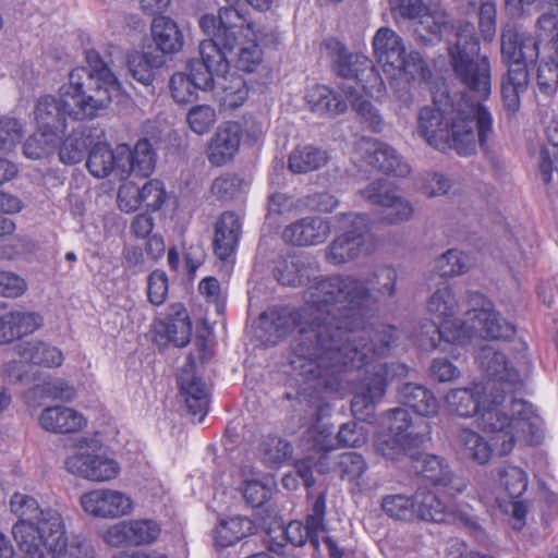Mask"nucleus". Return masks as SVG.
I'll list each match as a JSON object with an SVG mask.
<instances>
[{
	"label": "nucleus",
	"mask_w": 558,
	"mask_h": 558,
	"mask_svg": "<svg viewBox=\"0 0 558 558\" xmlns=\"http://www.w3.org/2000/svg\"><path fill=\"white\" fill-rule=\"evenodd\" d=\"M396 271L390 267L377 270L367 282L351 277H329L310 287L305 305L295 313L282 310L260 316V325L271 343L284 337L292 324L300 338L293 348L291 366L307 389L320 391L340 389L342 371L365 367L351 402L356 418L364 420L385 395L387 381L395 375L405 376L403 364L377 363L389 351L396 330L391 326L378 329H356L363 323L362 307L395 291Z\"/></svg>",
	"instance_id": "f257e3e1"
},
{
	"label": "nucleus",
	"mask_w": 558,
	"mask_h": 558,
	"mask_svg": "<svg viewBox=\"0 0 558 558\" xmlns=\"http://www.w3.org/2000/svg\"><path fill=\"white\" fill-rule=\"evenodd\" d=\"M86 61L89 69H73L69 83L59 89V99L43 96L37 100L34 109L37 129L61 137L66 117L77 121L93 119L119 96L121 84L99 54L88 51Z\"/></svg>",
	"instance_id": "f03ea898"
},
{
	"label": "nucleus",
	"mask_w": 558,
	"mask_h": 558,
	"mask_svg": "<svg viewBox=\"0 0 558 558\" xmlns=\"http://www.w3.org/2000/svg\"><path fill=\"white\" fill-rule=\"evenodd\" d=\"M418 133L437 149L452 148L468 156L494 135L493 117L480 102L463 98L454 102L440 94L435 96L433 106L420 111Z\"/></svg>",
	"instance_id": "7ed1b4c3"
},
{
	"label": "nucleus",
	"mask_w": 558,
	"mask_h": 558,
	"mask_svg": "<svg viewBox=\"0 0 558 558\" xmlns=\"http://www.w3.org/2000/svg\"><path fill=\"white\" fill-rule=\"evenodd\" d=\"M480 425L489 435L488 441L470 428H461L457 434L462 453L478 464L487 463L494 453L507 456L517 446L538 445L543 437L542 418L524 400L512 401L510 413L486 409Z\"/></svg>",
	"instance_id": "20e7f679"
},
{
	"label": "nucleus",
	"mask_w": 558,
	"mask_h": 558,
	"mask_svg": "<svg viewBox=\"0 0 558 558\" xmlns=\"http://www.w3.org/2000/svg\"><path fill=\"white\" fill-rule=\"evenodd\" d=\"M481 368L486 373L487 380L475 383L471 387L451 389L445 396V404L449 412L461 417H471L482 414L487 409L510 413L513 399L508 396L521 384L518 365L522 359L510 361L505 352L495 344L484 345L476 355Z\"/></svg>",
	"instance_id": "39448f33"
},
{
	"label": "nucleus",
	"mask_w": 558,
	"mask_h": 558,
	"mask_svg": "<svg viewBox=\"0 0 558 558\" xmlns=\"http://www.w3.org/2000/svg\"><path fill=\"white\" fill-rule=\"evenodd\" d=\"M198 25L203 33L214 41L216 47L225 54L229 65L243 72L253 73L263 63V51L259 41L263 32L255 23L248 21L233 7L219 9L218 16L205 14Z\"/></svg>",
	"instance_id": "423d86ee"
},
{
	"label": "nucleus",
	"mask_w": 558,
	"mask_h": 558,
	"mask_svg": "<svg viewBox=\"0 0 558 558\" xmlns=\"http://www.w3.org/2000/svg\"><path fill=\"white\" fill-rule=\"evenodd\" d=\"M323 54L331 62L333 71L348 81L342 87V93L362 122L373 132H380L384 121L379 111L359 95L360 90H363L367 96L374 97L383 89L384 82L372 61L364 54L348 53L337 39H329L324 44Z\"/></svg>",
	"instance_id": "0eeeda50"
},
{
	"label": "nucleus",
	"mask_w": 558,
	"mask_h": 558,
	"mask_svg": "<svg viewBox=\"0 0 558 558\" xmlns=\"http://www.w3.org/2000/svg\"><path fill=\"white\" fill-rule=\"evenodd\" d=\"M372 46L377 62L390 76L399 100L409 106L411 83L426 81L430 75L424 60L415 51L407 53L402 38L389 27L377 29Z\"/></svg>",
	"instance_id": "6e6552de"
},
{
	"label": "nucleus",
	"mask_w": 558,
	"mask_h": 558,
	"mask_svg": "<svg viewBox=\"0 0 558 558\" xmlns=\"http://www.w3.org/2000/svg\"><path fill=\"white\" fill-rule=\"evenodd\" d=\"M501 53L508 64V72L501 83L502 102L505 109L512 114L520 109V95L527 88V66L538 57V41L530 33L508 26L501 35Z\"/></svg>",
	"instance_id": "1a4fd4ad"
},
{
	"label": "nucleus",
	"mask_w": 558,
	"mask_h": 558,
	"mask_svg": "<svg viewBox=\"0 0 558 558\" xmlns=\"http://www.w3.org/2000/svg\"><path fill=\"white\" fill-rule=\"evenodd\" d=\"M327 405L319 403L311 405L308 414L311 423L302 436L301 447L306 456L298 460L295 469L306 487L314 483L313 470L319 474H326L332 470L329 452L337 448V438L333 436V427L323 422V415Z\"/></svg>",
	"instance_id": "9d476101"
},
{
	"label": "nucleus",
	"mask_w": 558,
	"mask_h": 558,
	"mask_svg": "<svg viewBox=\"0 0 558 558\" xmlns=\"http://www.w3.org/2000/svg\"><path fill=\"white\" fill-rule=\"evenodd\" d=\"M62 465L72 476L93 483L112 482L121 472L114 456L98 439L87 436L70 441L65 447Z\"/></svg>",
	"instance_id": "9b49d317"
},
{
	"label": "nucleus",
	"mask_w": 558,
	"mask_h": 558,
	"mask_svg": "<svg viewBox=\"0 0 558 558\" xmlns=\"http://www.w3.org/2000/svg\"><path fill=\"white\" fill-rule=\"evenodd\" d=\"M454 46L449 49L456 75L480 98H487L492 90L490 64L486 56L480 53L475 28L465 23L456 34Z\"/></svg>",
	"instance_id": "f8f14e48"
},
{
	"label": "nucleus",
	"mask_w": 558,
	"mask_h": 558,
	"mask_svg": "<svg viewBox=\"0 0 558 558\" xmlns=\"http://www.w3.org/2000/svg\"><path fill=\"white\" fill-rule=\"evenodd\" d=\"M198 59L191 60L190 74L174 73L170 78L172 98L184 104L195 96V89H210L214 75L225 73L229 62L225 54L216 47L214 41L202 40L198 45Z\"/></svg>",
	"instance_id": "ddd939ff"
},
{
	"label": "nucleus",
	"mask_w": 558,
	"mask_h": 558,
	"mask_svg": "<svg viewBox=\"0 0 558 558\" xmlns=\"http://www.w3.org/2000/svg\"><path fill=\"white\" fill-rule=\"evenodd\" d=\"M10 510L19 517L17 522L26 521L35 527L45 549L58 556L65 548V524L57 508H39L35 498L23 493H15L10 499Z\"/></svg>",
	"instance_id": "4468645a"
},
{
	"label": "nucleus",
	"mask_w": 558,
	"mask_h": 558,
	"mask_svg": "<svg viewBox=\"0 0 558 558\" xmlns=\"http://www.w3.org/2000/svg\"><path fill=\"white\" fill-rule=\"evenodd\" d=\"M463 305L460 304L453 294L452 289L448 284L438 288L427 300L426 311L436 320L438 325L434 326V336L427 343H423L426 348L436 349L439 341L444 340L448 343L463 344L466 342L472 327L462 329V322L466 319L458 317L462 312ZM465 311H463V314Z\"/></svg>",
	"instance_id": "2eb2a0df"
},
{
	"label": "nucleus",
	"mask_w": 558,
	"mask_h": 558,
	"mask_svg": "<svg viewBox=\"0 0 558 558\" xmlns=\"http://www.w3.org/2000/svg\"><path fill=\"white\" fill-rule=\"evenodd\" d=\"M342 231L327 247L326 258L335 265L351 262L369 252L367 244L368 219L365 215L345 214L339 218Z\"/></svg>",
	"instance_id": "dca6fc26"
},
{
	"label": "nucleus",
	"mask_w": 558,
	"mask_h": 558,
	"mask_svg": "<svg viewBox=\"0 0 558 558\" xmlns=\"http://www.w3.org/2000/svg\"><path fill=\"white\" fill-rule=\"evenodd\" d=\"M526 488L527 476L522 469L509 465L499 471L495 502L514 530H521L525 525L527 505L520 497Z\"/></svg>",
	"instance_id": "f3484780"
},
{
	"label": "nucleus",
	"mask_w": 558,
	"mask_h": 558,
	"mask_svg": "<svg viewBox=\"0 0 558 558\" xmlns=\"http://www.w3.org/2000/svg\"><path fill=\"white\" fill-rule=\"evenodd\" d=\"M80 506L89 517L112 520L130 515L135 508L130 494L110 487L94 488L84 493L80 497Z\"/></svg>",
	"instance_id": "a211bd4d"
},
{
	"label": "nucleus",
	"mask_w": 558,
	"mask_h": 558,
	"mask_svg": "<svg viewBox=\"0 0 558 558\" xmlns=\"http://www.w3.org/2000/svg\"><path fill=\"white\" fill-rule=\"evenodd\" d=\"M160 532L159 523L153 519H132L110 525L105 531L102 538L111 547L141 546L157 541Z\"/></svg>",
	"instance_id": "6ab92c4d"
},
{
	"label": "nucleus",
	"mask_w": 558,
	"mask_h": 558,
	"mask_svg": "<svg viewBox=\"0 0 558 558\" xmlns=\"http://www.w3.org/2000/svg\"><path fill=\"white\" fill-rule=\"evenodd\" d=\"M361 194L373 204L385 208L384 220L390 225L407 221L413 216L411 202L403 198L386 180L369 183Z\"/></svg>",
	"instance_id": "aec40b11"
},
{
	"label": "nucleus",
	"mask_w": 558,
	"mask_h": 558,
	"mask_svg": "<svg viewBox=\"0 0 558 558\" xmlns=\"http://www.w3.org/2000/svg\"><path fill=\"white\" fill-rule=\"evenodd\" d=\"M414 496L417 518L437 523H464L468 525L475 523L474 515L469 508L454 509L440 500L432 490L420 488Z\"/></svg>",
	"instance_id": "412c9836"
},
{
	"label": "nucleus",
	"mask_w": 558,
	"mask_h": 558,
	"mask_svg": "<svg viewBox=\"0 0 558 558\" xmlns=\"http://www.w3.org/2000/svg\"><path fill=\"white\" fill-rule=\"evenodd\" d=\"M38 426L54 435L82 433L88 425L87 416L81 411L62 404L45 407L37 416Z\"/></svg>",
	"instance_id": "4be33fe9"
},
{
	"label": "nucleus",
	"mask_w": 558,
	"mask_h": 558,
	"mask_svg": "<svg viewBox=\"0 0 558 558\" xmlns=\"http://www.w3.org/2000/svg\"><path fill=\"white\" fill-rule=\"evenodd\" d=\"M464 316L466 319L462 322V329L474 326L466 341L475 335L504 340L511 339L514 336V326L489 307L466 308Z\"/></svg>",
	"instance_id": "5701e85b"
},
{
	"label": "nucleus",
	"mask_w": 558,
	"mask_h": 558,
	"mask_svg": "<svg viewBox=\"0 0 558 558\" xmlns=\"http://www.w3.org/2000/svg\"><path fill=\"white\" fill-rule=\"evenodd\" d=\"M128 145L121 144L112 149L105 142L93 143L87 156L86 166L95 178H106L110 174L123 180V168L128 162Z\"/></svg>",
	"instance_id": "b1692460"
},
{
	"label": "nucleus",
	"mask_w": 558,
	"mask_h": 558,
	"mask_svg": "<svg viewBox=\"0 0 558 558\" xmlns=\"http://www.w3.org/2000/svg\"><path fill=\"white\" fill-rule=\"evenodd\" d=\"M241 137L242 128L238 122L221 123L208 143V161L220 167L233 160L239 151Z\"/></svg>",
	"instance_id": "393cba45"
},
{
	"label": "nucleus",
	"mask_w": 558,
	"mask_h": 558,
	"mask_svg": "<svg viewBox=\"0 0 558 558\" xmlns=\"http://www.w3.org/2000/svg\"><path fill=\"white\" fill-rule=\"evenodd\" d=\"M330 233L329 221L325 218L313 216L302 218L286 227L282 238L298 246L317 245L324 243Z\"/></svg>",
	"instance_id": "a878e982"
},
{
	"label": "nucleus",
	"mask_w": 558,
	"mask_h": 558,
	"mask_svg": "<svg viewBox=\"0 0 558 558\" xmlns=\"http://www.w3.org/2000/svg\"><path fill=\"white\" fill-rule=\"evenodd\" d=\"M360 150L365 155L369 165L385 173L397 177H404L410 173L409 165L392 147L386 144L364 138L360 143Z\"/></svg>",
	"instance_id": "bb28decb"
},
{
	"label": "nucleus",
	"mask_w": 558,
	"mask_h": 558,
	"mask_svg": "<svg viewBox=\"0 0 558 558\" xmlns=\"http://www.w3.org/2000/svg\"><path fill=\"white\" fill-rule=\"evenodd\" d=\"M420 472L434 485L444 488L450 496L462 494L468 486L466 481L451 472L448 464L437 456L425 454L421 461Z\"/></svg>",
	"instance_id": "cd10ccee"
},
{
	"label": "nucleus",
	"mask_w": 558,
	"mask_h": 558,
	"mask_svg": "<svg viewBox=\"0 0 558 558\" xmlns=\"http://www.w3.org/2000/svg\"><path fill=\"white\" fill-rule=\"evenodd\" d=\"M430 434L428 423H423V429L409 432L405 436H396L391 432L380 434L375 439L376 450L387 459L397 460L408 454L414 447L420 446Z\"/></svg>",
	"instance_id": "c85d7f7f"
},
{
	"label": "nucleus",
	"mask_w": 558,
	"mask_h": 558,
	"mask_svg": "<svg viewBox=\"0 0 558 558\" xmlns=\"http://www.w3.org/2000/svg\"><path fill=\"white\" fill-rule=\"evenodd\" d=\"M210 89L215 90L221 106L229 109L243 105L248 95L245 81L236 73H231L229 69L225 73L214 75Z\"/></svg>",
	"instance_id": "c756f323"
},
{
	"label": "nucleus",
	"mask_w": 558,
	"mask_h": 558,
	"mask_svg": "<svg viewBox=\"0 0 558 558\" xmlns=\"http://www.w3.org/2000/svg\"><path fill=\"white\" fill-rule=\"evenodd\" d=\"M151 38L156 48L165 54H172L181 51L184 45V37L178 23L169 16H156L150 26Z\"/></svg>",
	"instance_id": "7c9ffc66"
},
{
	"label": "nucleus",
	"mask_w": 558,
	"mask_h": 558,
	"mask_svg": "<svg viewBox=\"0 0 558 558\" xmlns=\"http://www.w3.org/2000/svg\"><path fill=\"white\" fill-rule=\"evenodd\" d=\"M241 221L234 213H223L215 226L214 248L220 259H227L235 250Z\"/></svg>",
	"instance_id": "2f4dec72"
},
{
	"label": "nucleus",
	"mask_w": 558,
	"mask_h": 558,
	"mask_svg": "<svg viewBox=\"0 0 558 558\" xmlns=\"http://www.w3.org/2000/svg\"><path fill=\"white\" fill-rule=\"evenodd\" d=\"M178 380L190 413L194 416L199 415L198 421L202 422L208 410V392L205 384L191 371L182 372Z\"/></svg>",
	"instance_id": "473e14b6"
},
{
	"label": "nucleus",
	"mask_w": 558,
	"mask_h": 558,
	"mask_svg": "<svg viewBox=\"0 0 558 558\" xmlns=\"http://www.w3.org/2000/svg\"><path fill=\"white\" fill-rule=\"evenodd\" d=\"M414 20V33L417 38L425 44H433L439 40L445 33L449 29L448 17L440 9L424 10Z\"/></svg>",
	"instance_id": "72a5a7b5"
},
{
	"label": "nucleus",
	"mask_w": 558,
	"mask_h": 558,
	"mask_svg": "<svg viewBox=\"0 0 558 558\" xmlns=\"http://www.w3.org/2000/svg\"><path fill=\"white\" fill-rule=\"evenodd\" d=\"M16 354L29 364L45 367H58L63 363L64 356L60 349L46 342L24 341L15 344Z\"/></svg>",
	"instance_id": "f704fd0d"
},
{
	"label": "nucleus",
	"mask_w": 558,
	"mask_h": 558,
	"mask_svg": "<svg viewBox=\"0 0 558 558\" xmlns=\"http://www.w3.org/2000/svg\"><path fill=\"white\" fill-rule=\"evenodd\" d=\"M305 99L311 110L318 114L336 117L348 108V101L325 85H315L308 88Z\"/></svg>",
	"instance_id": "c9c22d12"
},
{
	"label": "nucleus",
	"mask_w": 558,
	"mask_h": 558,
	"mask_svg": "<svg viewBox=\"0 0 558 558\" xmlns=\"http://www.w3.org/2000/svg\"><path fill=\"white\" fill-rule=\"evenodd\" d=\"M313 270L308 257L291 255L277 263L274 274L281 284L295 287L308 279Z\"/></svg>",
	"instance_id": "e433bc0d"
},
{
	"label": "nucleus",
	"mask_w": 558,
	"mask_h": 558,
	"mask_svg": "<svg viewBox=\"0 0 558 558\" xmlns=\"http://www.w3.org/2000/svg\"><path fill=\"white\" fill-rule=\"evenodd\" d=\"M128 162L123 168V180L131 173H135L140 177H149L154 172L156 153L148 140H140L133 149L128 146Z\"/></svg>",
	"instance_id": "4c0bfd02"
},
{
	"label": "nucleus",
	"mask_w": 558,
	"mask_h": 558,
	"mask_svg": "<svg viewBox=\"0 0 558 558\" xmlns=\"http://www.w3.org/2000/svg\"><path fill=\"white\" fill-rule=\"evenodd\" d=\"M161 326L167 339L177 347H184L190 342L192 325L187 312L182 304L170 306L167 318Z\"/></svg>",
	"instance_id": "58836bf2"
},
{
	"label": "nucleus",
	"mask_w": 558,
	"mask_h": 558,
	"mask_svg": "<svg viewBox=\"0 0 558 558\" xmlns=\"http://www.w3.org/2000/svg\"><path fill=\"white\" fill-rule=\"evenodd\" d=\"M253 522L245 517L220 519L214 530L215 545L220 548L229 547L252 533Z\"/></svg>",
	"instance_id": "ea45409f"
},
{
	"label": "nucleus",
	"mask_w": 558,
	"mask_h": 558,
	"mask_svg": "<svg viewBox=\"0 0 558 558\" xmlns=\"http://www.w3.org/2000/svg\"><path fill=\"white\" fill-rule=\"evenodd\" d=\"M403 404L413 409L421 416L437 414L438 403L434 395L422 385L408 383L399 391Z\"/></svg>",
	"instance_id": "a19ab883"
},
{
	"label": "nucleus",
	"mask_w": 558,
	"mask_h": 558,
	"mask_svg": "<svg viewBox=\"0 0 558 558\" xmlns=\"http://www.w3.org/2000/svg\"><path fill=\"white\" fill-rule=\"evenodd\" d=\"M159 65V57L153 52L132 51L126 56V66L130 75L145 86L153 83L155 69Z\"/></svg>",
	"instance_id": "79ce46f5"
},
{
	"label": "nucleus",
	"mask_w": 558,
	"mask_h": 558,
	"mask_svg": "<svg viewBox=\"0 0 558 558\" xmlns=\"http://www.w3.org/2000/svg\"><path fill=\"white\" fill-rule=\"evenodd\" d=\"M12 535L19 549V558H46L40 547H45L39 541L35 527L26 521L16 522L12 526Z\"/></svg>",
	"instance_id": "37998d69"
},
{
	"label": "nucleus",
	"mask_w": 558,
	"mask_h": 558,
	"mask_svg": "<svg viewBox=\"0 0 558 558\" xmlns=\"http://www.w3.org/2000/svg\"><path fill=\"white\" fill-rule=\"evenodd\" d=\"M239 477L243 496L248 504L258 507L269 498L268 485L264 482L262 474L256 473L253 468L245 465L240 471Z\"/></svg>",
	"instance_id": "c03bdc74"
},
{
	"label": "nucleus",
	"mask_w": 558,
	"mask_h": 558,
	"mask_svg": "<svg viewBox=\"0 0 558 558\" xmlns=\"http://www.w3.org/2000/svg\"><path fill=\"white\" fill-rule=\"evenodd\" d=\"M473 265L471 255L454 248L448 250L435 262V268L441 277L464 275Z\"/></svg>",
	"instance_id": "a18cd8bd"
},
{
	"label": "nucleus",
	"mask_w": 558,
	"mask_h": 558,
	"mask_svg": "<svg viewBox=\"0 0 558 558\" xmlns=\"http://www.w3.org/2000/svg\"><path fill=\"white\" fill-rule=\"evenodd\" d=\"M94 140L90 135V132L86 133V131H74L70 136H68L59 151L60 160L63 163H77L82 161L85 156L86 148L88 146L92 147Z\"/></svg>",
	"instance_id": "49530a36"
},
{
	"label": "nucleus",
	"mask_w": 558,
	"mask_h": 558,
	"mask_svg": "<svg viewBox=\"0 0 558 558\" xmlns=\"http://www.w3.org/2000/svg\"><path fill=\"white\" fill-rule=\"evenodd\" d=\"M327 160L326 154L314 147L299 148L289 158V168L294 173H305L323 166Z\"/></svg>",
	"instance_id": "de8ad7c7"
},
{
	"label": "nucleus",
	"mask_w": 558,
	"mask_h": 558,
	"mask_svg": "<svg viewBox=\"0 0 558 558\" xmlns=\"http://www.w3.org/2000/svg\"><path fill=\"white\" fill-rule=\"evenodd\" d=\"M534 80L538 92L551 97L558 88V63L554 60L542 59L535 65Z\"/></svg>",
	"instance_id": "09e8293b"
},
{
	"label": "nucleus",
	"mask_w": 558,
	"mask_h": 558,
	"mask_svg": "<svg viewBox=\"0 0 558 558\" xmlns=\"http://www.w3.org/2000/svg\"><path fill=\"white\" fill-rule=\"evenodd\" d=\"M381 509L395 520L410 521L416 517L415 497L388 495L383 498Z\"/></svg>",
	"instance_id": "8fccbe9b"
},
{
	"label": "nucleus",
	"mask_w": 558,
	"mask_h": 558,
	"mask_svg": "<svg viewBox=\"0 0 558 558\" xmlns=\"http://www.w3.org/2000/svg\"><path fill=\"white\" fill-rule=\"evenodd\" d=\"M263 461L269 466H277L292 456L290 442L277 436L268 437L260 446Z\"/></svg>",
	"instance_id": "3c124183"
},
{
	"label": "nucleus",
	"mask_w": 558,
	"mask_h": 558,
	"mask_svg": "<svg viewBox=\"0 0 558 558\" xmlns=\"http://www.w3.org/2000/svg\"><path fill=\"white\" fill-rule=\"evenodd\" d=\"M335 466L339 470L340 477L349 482L359 480L367 470L364 458L352 451L339 454L337 462L332 463V469Z\"/></svg>",
	"instance_id": "603ef678"
},
{
	"label": "nucleus",
	"mask_w": 558,
	"mask_h": 558,
	"mask_svg": "<svg viewBox=\"0 0 558 558\" xmlns=\"http://www.w3.org/2000/svg\"><path fill=\"white\" fill-rule=\"evenodd\" d=\"M326 497L320 494L313 502L311 512L306 517L304 527L311 536V544L314 548L319 546V533L325 532Z\"/></svg>",
	"instance_id": "864d4df0"
},
{
	"label": "nucleus",
	"mask_w": 558,
	"mask_h": 558,
	"mask_svg": "<svg viewBox=\"0 0 558 558\" xmlns=\"http://www.w3.org/2000/svg\"><path fill=\"white\" fill-rule=\"evenodd\" d=\"M216 121V111L209 105L193 106L186 113L187 125L197 135L206 134Z\"/></svg>",
	"instance_id": "5fc2aeb1"
},
{
	"label": "nucleus",
	"mask_w": 558,
	"mask_h": 558,
	"mask_svg": "<svg viewBox=\"0 0 558 558\" xmlns=\"http://www.w3.org/2000/svg\"><path fill=\"white\" fill-rule=\"evenodd\" d=\"M59 140L60 137L56 136L53 133L37 129V131L26 140L23 146V153L29 159H39L53 148Z\"/></svg>",
	"instance_id": "6e6d98bb"
},
{
	"label": "nucleus",
	"mask_w": 558,
	"mask_h": 558,
	"mask_svg": "<svg viewBox=\"0 0 558 558\" xmlns=\"http://www.w3.org/2000/svg\"><path fill=\"white\" fill-rule=\"evenodd\" d=\"M387 425L389 432L396 436H405L409 432H418L423 429V423H427L423 418L413 422L405 409H395L387 416Z\"/></svg>",
	"instance_id": "4d7b16f0"
},
{
	"label": "nucleus",
	"mask_w": 558,
	"mask_h": 558,
	"mask_svg": "<svg viewBox=\"0 0 558 558\" xmlns=\"http://www.w3.org/2000/svg\"><path fill=\"white\" fill-rule=\"evenodd\" d=\"M23 123L14 117H0V149L9 150L23 137Z\"/></svg>",
	"instance_id": "13d9d810"
},
{
	"label": "nucleus",
	"mask_w": 558,
	"mask_h": 558,
	"mask_svg": "<svg viewBox=\"0 0 558 558\" xmlns=\"http://www.w3.org/2000/svg\"><path fill=\"white\" fill-rule=\"evenodd\" d=\"M31 364L28 360L20 357L15 352V345L10 352L7 361L3 364L1 376L9 384H16L23 381L29 372Z\"/></svg>",
	"instance_id": "bf43d9fd"
},
{
	"label": "nucleus",
	"mask_w": 558,
	"mask_h": 558,
	"mask_svg": "<svg viewBox=\"0 0 558 558\" xmlns=\"http://www.w3.org/2000/svg\"><path fill=\"white\" fill-rule=\"evenodd\" d=\"M336 438L337 447H361L366 442L367 433L363 425L350 422L341 425Z\"/></svg>",
	"instance_id": "052dcab7"
},
{
	"label": "nucleus",
	"mask_w": 558,
	"mask_h": 558,
	"mask_svg": "<svg viewBox=\"0 0 558 558\" xmlns=\"http://www.w3.org/2000/svg\"><path fill=\"white\" fill-rule=\"evenodd\" d=\"M117 203L124 213L135 211L142 205L141 187L131 181H124L118 190Z\"/></svg>",
	"instance_id": "680f3d73"
},
{
	"label": "nucleus",
	"mask_w": 558,
	"mask_h": 558,
	"mask_svg": "<svg viewBox=\"0 0 558 558\" xmlns=\"http://www.w3.org/2000/svg\"><path fill=\"white\" fill-rule=\"evenodd\" d=\"M167 194L162 182L159 180H149L141 187V202L151 210L159 209L165 201Z\"/></svg>",
	"instance_id": "e2e57ef3"
},
{
	"label": "nucleus",
	"mask_w": 558,
	"mask_h": 558,
	"mask_svg": "<svg viewBox=\"0 0 558 558\" xmlns=\"http://www.w3.org/2000/svg\"><path fill=\"white\" fill-rule=\"evenodd\" d=\"M168 293V278L161 270L153 271L147 281L148 300L154 305H160L165 302Z\"/></svg>",
	"instance_id": "0e129e2a"
},
{
	"label": "nucleus",
	"mask_w": 558,
	"mask_h": 558,
	"mask_svg": "<svg viewBox=\"0 0 558 558\" xmlns=\"http://www.w3.org/2000/svg\"><path fill=\"white\" fill-rule=\"evenodd\" d=\"M94 558V549L89 541L74 536L71 541L65 536V548L60 555H51L52 558Z\"/></svg>",
	"instance_id": "69168bd1"
},
{
	"label": "nucleus",
	"mask_w": 558,
	"mask_h": 558,
	"mask_svg": "<svg viewBox=\"0 0 558 558\" xmlns=\"http://www.w3.org/2000/svg\"><path fill=\"white\" fill-rule=\"evenodd\" d=\"M19 337L34 332L43 324V318L35 313L10 312Z\"/></svg>",
	"instance_id": "338daca9"
},
{
	"label": "nucleus",
	"mask_w": 558,
	"mask_h": 558,
	"mask_svg": "<svg viewBox=\"0 0 558 558\" xmlns=\"http://www.w3.org/2000/svg\"><path fill=\"white\" fill-rule=\"evenodd\" d=\"M26 287L23 278L13 272L0 270V295L17 298L25 292Z\"/></svg>",
	"instance_id": "774afa93"
}]
</instances>
